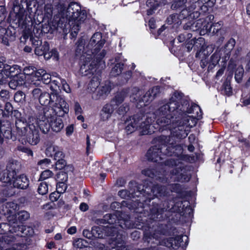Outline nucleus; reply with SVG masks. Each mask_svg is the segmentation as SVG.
<instances>
[{
  "mask_svg": "<svg viewBox=\"0 0 250 250\" xmlns=\"http://www.w3.org/2000/svg\"><path fill=\"white\" fill-rule=\"evenodd\" d=\"M189 106L188 102L183 99L182 93L174 92L157 112L162 116L157 120L159 129L162 131L168 130L171 134L180 139L186 137L189 129L202 117V112L198 105L192 104L188 108Z\"/></svg>",
  "mask_w": 250,
  "mask_h": 250,
  "instance_id": "nucleus-1",
  "label": "nucleus"
},
{
  "mask_svg": "<svg viewBox=\"0 0 250 250\" xmlns=\"http://www.w3.org/2000/svg\"><path fill=\"white\" fill-rule=\"evenodd\" d=\"M55 15L59 18L64 17L65 22H68L71 29L70 35L73 38L77 36L87 17L85 11L82 10L81 6L76 2L70 3L67 7L59 4L55 8L52 4H46L44 6L45 17L49 19Z\"/></svg>",
  "mask_w": 250,
  "mask_h": 250,
  "instance_id": "nucleus-2",
  "label": "nucleus"
},
{
  "mask_svg": "<svg viewBox=\"0 0 250 250\" xmlns=\"http://www.w3.org/2000/svg\"><path fill=\"white\" fill-rule=\"evenodd\" d=\"M20 165L17 161L9 162L6 169L0 174V181L3 183L9 184L14 188L21 189L27 188L29 185V180L24 174L17 175Z\"/></svg>",
  "mask_w": 250,
  "mask_h": 250,
  "instance_id": "nucleus-3",
  "label": "nucleus"
},
{
  "mask_svg": "<svg viewBox=\"0 0 250 250\" xmlns=\"http://www.w3.org/2000/svg\"><path fill=\"white\" fill-rule=\"evenodd\" d=\"M117 216L115 214H107L104 216V218L101 221V223L108 224L107 226H95L92 228V232L93 236L96 238H102L105 236H114L118 233L119 228L131 227L130 222L128 220L125 221L124 227L122 222H118L120 224H116L117 221Z\"/></svg>",
  "mask_w": 250,
  "mask_h": 250,
  "instance_id": "nucleus-4",
  "label": "nucleus"
},
{
  "mask_svg": "<svg viewBox=\"0 0 250 250\" xmlns=\"http://www.w3.org/2000/svg\"><path fill=\"white\" fill-rule=\"evenodd\" d=\"M27 0H21L20 4L14 3L13 11L9 15L10 22L21 28L25 27L32 21L31 8Z\"/></svg>",
  "mask_w": 250,
  "mask_h": 250,
  "instance_id": "nucleus-5",
  "label": "nucleus"
},
{
  "mask_svg": "<svg viewBox=\"0 0 250 250\" xmlns=\"http://www.w3.org/2000/svg\"><path fill=\"white\" fill-rule=\"evenodd\" d=\"M154 115L151 113L146 115H135L127 120L126 131L132 133L137 129H140L142 135L151 134L153 132L151 128L153 127L151 124L154 122Z\"/></svg>",
  "mask_w": 250,
  "mask_h": 250,
  "instance_id": "nucleus-6",
  "label": "nucleus"
},
{
  "mask_svg": "<svg viewBox=\"0 0 250 250\" xmlns=\"http://www.w3.org/2000/svg\"><path fill=\"white\" fill-rule=\"evenodd\" d=\"M58 114L51 115L47 112L37 118L38 126L43 133H47L51 128L54 131L59 132L63 127V124Z\"/></svg>",
  "mask_w": 250,
  "mask_h": 250,
  "instance_id": "nucleus-7",
  "label": "nucleus"
},
{
  "mask_svg": "<svg viewBox=\"0 0 250 250\" xmlns=\"http://www.w3.org/2000/svg\"><path fill=\"white\" fill-rule=\"evenodd\" d=\"M65 19L64 17L59 18L55 15L52 19H50L48 24L42 25V32L44 33L58 32L67 34L68 31H71V29L69 26L68 22H65Z\"/></svg>",
  "mask_w": 250,
  "mask_h": 250,
  "instance_id": "nucleus-8",
  "label": "nucleus"
},
{
  "mask_svg": "<svg viewBox=\"0 0 250 250\" xmlns=\"http://www.w3.org/2000/svg\"><path fill=\"white\" fill-rule=\"evenodd\" d=\"M102 59H97V56L85 52L81 56L80 72L83 76L93 75L96 71L98 62Z\"/></svg>",
  "mask_w": 250,
  "mask_h": 250,
  "instance_id": "nucleus-9",
  "label": "nucleus"
},
{
  "mask_svg": "<svg viewBox=\"0 0 250 250\" xmlns=\"http://www.w3.org/2000/svg\"><path fill=\"white\" fill-rule=\"evenodd\" d=\"M49 106L53 112L59 117L63 116L69 111L68 105L63 97L59 95L56 90L52 91Z\"/></svg>",
  "mask_w": 250,
  "mask_h": 250,
  "instance_id": "nucleus-10",
  "label": "nucleus"
},
{
  "mask_svg": "<svg viewBox=\"0 0 250 250\" xmlns=\"http://www.w3.org/2000/svg\"><path fill=\"white\" fill-rule=\"evenodd\" d=\"M104 43L105 40L103 39L102 34L97 32L91 38L89 43L86 45V48L90 49L91 54L96 56L97 59H102L105 56L106 52L103 50L99 53L98 52Z\"/></svg>",
  "mask_w": 250,
  "mask_h": 250,
  "instance_id": "nucleus-11",
  "label": "nucleus"
},
{
  "mask_svg": "<svg viewBox=\"0 0 250 250\" xmlns=\"http://www.w3.org/2000/svg\"><path fill=\"white\" fill-rule=\"evenodd\" d=\"M179 161H175L173 158H170L166 161V166H176V167L174 168L170 171H172L173 175L176 176L177 181L182 182H188L189 180L190 176L189 174L186 172L184 168H182L181 166H178V164H179Z\"/></svg>",
  "mask_w": 250,
  "mask_h": 250,
  "instance_id": "nucleus-12",
  "label": "nucleus"
},
{
  "mask_svg": "<svg viewBox=\"0 0 250 250\" xmlns=\"http://www.w3.org/2000/svg\"><path fill=\"white\" fill-rule=\"evenodd\" d=\"M29 120V130L24 137L28 143L31 145H36L40 141L39 130L38 127L35 126L33 123H31V120L33 121L34 118H30Z\"/></svg>",
  "mask_w": 250,
  "mask_h": 250,
  "instance_id": "nucleus-13",
  "label": "nucleus"
},
{
  "mask_svg": "<svg viewBox=\"0 0 250 250\" xmlns=\"http://www.w3.org/2000/svg\"><path fill=\"white\" fill-rule=\"evenodd\" d=\"M165 146L162 147L154 146L147 151L146 156L149 161L155 162H159L163 159V157L166 155L165 152H162V150L165 149Z\"/></svg>",
  "mask_w": 250,
  "mask_h": 250,
  "instance_id": "nucleus-14",
  "label": "nucleus"
},
{
  "mask_svg": "<svg viewBox=\"0 0 250 250\" xmlns=\"http://www.w3.org/2000/svg\"><path fill=\"white\" fill-rule=\"evenodd\" d=\"M200 10L203 12H206L208 10L207 6L205 5V4H200V6L197 4L195 6V1H193L192 5L188 6V9H183L181 13L185 17H195L194 15H196V16L198 17L200 14L199 12Z\"/></svg>",
  "mask_w": 250,
  "mask_h": 250,
  "instance_id": "nucleus-15",
  "label": "nucleus"
},
{
  "mask_svg": "<svg viewBox=\"0 0 250 250\" xmlns=\"http://www.w3.org/2000/svg\"><path fill=\"white\" fill-rule=\"evenodd\" d=\"M0 36L1 37V42L6 45H8L10 42L15 41L16 39V31L13 28L7 29L3 27L0 28Z\"/></svg>",
  "mask_w": 250,
  "mask_h": 250,
  "instance_id": "nucleus-16",
  "label": "nucleus"
},
{
  "mask_svg": "<svg viewBox=\"0 0 250 250\" xmlns=\"http://www.w3.org/2000/svg\"><path fill=\"white\" fill-rule=\"evenodd\" d=\"M45 154L48 157H53L54 160L63 158L64 156L62 152V149L61 147L52 143L47 145Z\"/></svg>",
  "mask_w": 250,
  "mask_h": 250,
  "instance_id": "nucleus-17",
  "label": "nucleus"
},
{
  "mask_svg": "<svg viewBox=\"0 0 250 250\" xmlns=\"http://www.w3.org/2000/svg\"><path fill=\"white\" fill-rule=\"evenodd\" d=\"M15 132L20 137H25L29 130L28 123L23 118H17L15 121Z\"/></svg>",
  "mask_w": 250,
  "mask_h": 250,
  "instance_id": "nucleus-18",
  "label": "nucleus"
},
{
  "mask_svg": "<svg viewBox=\"0 0 250 250\" xmlns=\"http://www.w3.org/2000/svg\"><path fill=\"white\" fill-rule=\"evenodd\" d=\"M160 93V87L158 86H154L147 91L141 100H139V102H143L144 104L141 106L146 105L147 103L152 101Z\"/></svg>",
  "mask_w": 250,
  "mask_h": 250,
  "instance_id": "nucleus-19",
  "label": "nucleus"
},
{
  "mask_svg": "<svg viewBox=\"0 0 250 250\" xmlns=\"http://www.w3.org/2000/svg\"><path fill=\"white\" fill-rule=\"evenodd\" d=\"M165 154L168 156H175L178 158H180L183 153V147L181 145H169L168 146L165 147Z\"/></svg>",
  "mask_w": 250,
  "mask_h": 250,
  "instance_id": "nucleus-20",
  "label": "nucleus"
},
{
  "mask_svg": "<svg viewBox=\"0 0 250 250\" xmlns=\"http://www.w3.org/2000/svg\"><path fill=\"white\" fill-rule=\"evenodd\" d=\"M222 22L221 21L215 23L210 26L208 29V25H205L203 27V29L206 27V32L212 33L214 34H217V36L225 35L226 32L224 29H222Z\"/></svg>",
  "mask_w": 250,
  "mask_h": 250,
  "instance_id": "nucleus-21",
  "label": "nucleus"
},
{
  "mask_svg": "<svg viewBox=\"0 0 250 250\" xmlns=\"http://www.w3.org/2000/svg\"><path fill=\"white\" fill-rule=\"evenodd\" d=\"M116 107L111 103L106 104L102 108L101 112V118L103 121H106L110 118Z\"/></svg>",
  "mask_w": 250,
  "mask_h": 250,
  "instance_id": "nucleus-22",
  "label": "nucleus"
},
{
  "mask_svg": "<svg viewBox=\"0 0 250 250\" xmlns=\"http://www.w3.org/2000/svg\"><path fill=\"white\" fill-rule=\"evenodd\" d=\"M25 76L21 74L14 76L9 83L10 87L15 89L18 86H21L25 83Z\"/></svg>",
  "mask_w": 250,
  "mask_h": 250,
  "instance_id": "nucleus-23",
  "label": "nucleus"
},
{
  "mask_svg": "<svg viewBox=\"0 0 250 250\" xmlns=\"http://www.w3.org/2000/svg\"><path fill=\"white\" fill-rule=\"evenodd\" d=\"M21 72L20 66L18 65H13L10 66L5 64L2 74L4 73L6 77H10L19 75L18 74Z\"/></svg>",
  "mask_w": 250,
  "mask_h": 250,
  "instance_id": "nucleus-24",
  "label": "nucleus"
},
{
  "mask_svg": "<svg viewBox=\"0 0 250 250\" xmlns=\"http://www.w3.org/2000/svg\"><path fill=\"white\" fill-rule=\"evenodd\" d=\"M4 138L9 139L12 138V131L9 124L3 125L0 127V143H3Z\"/></svg>",
  "mask_w": 250,
  "mask_h": 250,
  "instance_id": "nucleus-25",
  "label": "nucleus"
},
{
  "mask_svg": "<svg viewBox=\"0 0 250 250\" xmlns=\"http://www.w3.org/2000/svg\"><path fill=\"white\" fill-rule=\"evenodd\" d=\"M235 44V40L233 38H230L225 44L224 49V56L223 57L225 62L229 60L231 52L234 48Z\"/></svg>",
  "mask_w": 250,
  "mask_h": 250,
  "instance_id": "nucleus-26",
  "label": "nucleus"
},
{
  "mask_svg": "<svg viewBox=\"0 0 250 250\" xmlns=\"http://www.w3.org/2000/svg\"><path fill=\"white\" fill-rule=\"evenodd\" d=\"M111 85L109 82H106L103 85L99 88L97 97L95 98V100H98L101 98H104L110 92Z\"/></svg>",
  "mask_w": 250,
  "mask_h": 250,
  "instance_id": "nucleus-27",
  "label": "nucleus"
},
{
  "mask_svg": "<svg viewBox=\"0 0 250 250\" xmlns=\"http://www.w3.org/2000/svg\"><path fill=\"white\" fill-rule=\"evenodd\" d=\"M10 231H12V232H14L17 233L16 235L21 237L24 236L25 235H32L33 232L32 229L29 227H26L22 225H18L17 228L15 230L14 229L12 230V229H10Z\"/></svg>",
  "mask_w": 250,
  "mask_h": 250,
  "instance_id": "nucleus-28",
  "label": "nucleus"
},
{
  "mask_svg": "<svg viewBox=\"0 0 250 250\" xmlns=\"http://www.w3.org/2000/svg\"><path fill=\"white\" fill-rule=\"evenodd\" d=\"M84 44L85 41L83 38H81L78 40L76 43V53L77 55H80L82 53H83L82 55H83L85 52L87 53L91 54L90 49L87 48L86 46L85 47L84 46Z\"/></svg>",
  "mask_w": 250,
  "mask_h": 250,
  "instance_id": "nucleus-29",
  "label": "nucleus"
},
{
  "mask_svg": "<svg viewBox=\"0 0 250 250\" xmlns=\"http://www.w3.org/2000/svg\"><path fill=\"white\" fill-rule=\"evenodd\" d=\"M181 236H176L174 238H170L162 240L160 243L161 245H165L167 247L173 248L174 246H178L181 240Z\"/></svg>",
  "mask_w": 250,
  "mask_h": 250,
  "instance_id": "nucleus-30",
  "label": "nucleus"
},
{
  "mask_svg": "<svg viewBox=\"0 0 250 250\" xmlns=\"http://www.w3.org/2000/svg\"><path fill=\"white\" fill-rule=\"evenodd\" d=\"M203 26V21L199 19L192 22H189L187 23L184 26V28L186 30H190L192 31H195L201 29Z\"/></svg>",
  "mask_w": 250,
  "mask_h": 250,
  "instance_id": "nucleus-31",
  "label": "nucleus"
},
{
  "mask_svg": "<svg viewBox=\"0 0 250 250\" xmlns=\"http://www.w3.org/2000/svg\"><path fill=\"white\" fill-rule=\"evenodd\" d=\"M45 73V70L40 69L38 70H36L30 79L31 83L34 85H38L39 84V82L42 78V75Z\"/></svg>",
  "mask_w": 250,
  "mask_h": 250,
  "instance_id": "nucleus-32",
  "label": "nucleus"
},
{
  "mask_svg": "<svg viewBox=\"0 0 250 250\" xmlns=\"http://www.w3.org/2000/svg\"><path fill=\"white\" fill-rule=\"evenodd\" d=\"M151 192L153 195L156 197H161L167 194L166 188L158 184L153 186Z\"/></svg>",
  "mask_w": 250,
  "mask_h": 250,
  "instance_id": "nucleus-33",
  "label": "nucleus"
},
{
  "mask_svg": "<svg viewBox=\"0 0 250 250\" xmlns=\"http://www.w3.org/2000/svg\"><path fill=\"white\" fill-rule=\"evenodd\" d=\"M142 173L146 176H147L151 178H153L154 177H156V179L159 180L160 181L162 182H164L165 181H167V178H164L160 176V173H158L157 174H155L154 170L152 169H145L142 171ZM161 175H162L161 174Z\"/></svg>",
  "mask_w": 250,
  "mask_h": 250,
  "instance_id": "nucleus-34",
  "label": "nucleus"
},
{
  "mask_svg": "<svg viewBox=\"0 0 250 250\" xmlns=\"http://www.w3.org/2000/svg\"><path fill=\"white\" fill-rule=\"evenodd\" d=\"M125 97V92H121L116 94L115 97L111 101L110 103L117 108L119 104L123 102Z\"/></svg>",
  "mask_w": 250,
  "mask_h": 250,
  "instance_id": "nucleus-35",
  "label": "nucleus"
},
{
  "mask_svg": "<svg viewBox=\"0 0 250 250\" xmlns=\"http://www.w3.org/2000/svg\"><path fill=\"white\" fill-rule=\"evenodd\" d=\"M51 96H52V92L50 93H42L39 99L40 103L43 105H50Z\"/></svg>",
  "mask_w": 250,
  "mask_h": 250,
  "instance_id": "nucleus-36",
  "label": "nucleus"
},
{
  "mask_svg": "<svg viewBox=\"0 0 250 250\" xmlns=\"http://www.w3.org/2000/svg\"><path fill=\"white\" fill-rule=\"evenodd\" d=\"M49 44L45 42L42 45L37 46L35 49V53L38 56L43 55L45 51L49 50Z\"/></svg>",
  "mask_w": 250,
  "mask_h": 250,
  "instance_id": "nucleus-37",
  "label": "nucleus"
},
{
  "mask_svg": "<svg viewBox=\"0 0 250 250\" xmlns=\"http://www.w3.org/2000/svg\"><path fill=\"white\" fill-rule=\"evenodd\" d=\"M43 56L46 60H48L51 58H52L55 61L59 60V53L55 49H53L50 51H49V50L45 51L44 54H43Z\"/></svg>",
  "mask_w": 250,
  "mask_h": 250,
  "instance_id": "nucleus-38",
  "label": "nucleus"
},
{
  "mask_svg": "<svg viewBox=\"0 0 250 250\" xmlns=\"http://www.w3.org/2000/svg\"><path fill=\"white\" fill-rule=\"evenodd\" d=\"M124 64L122 63H117L114 67L112 68L110 74L112 76H116L121 73L123 69Z\"/></svg>",
  "mask_w": 250,
  "mask_h": 250,
  "instance_id": "nucleus-39",
  "label": "nucleus"
},
{
  "mask_svg": "<svg viewBox=\"0 0 250 250\" xmlns=\"http://www.w3.org/2000/svg\"><path fill=\"white\" fill-rule=\"evenodd\" d=\"M5 207L7 208V212L10 214L15 212V211L19 208L17 204L13 202H9L6 204Z\"/></svg>",
  "mask_w": 250,
  "mask_h": 250,
  "instance_id": "nucleus-40",
  "label": "nucleus"
},
{
  "mask_svg": "<svg viewBox=\"0 0 250 250\" xmlns=\"http://www.w3.org/2000/svg\"><path fill=\"white\" fill-rule=\"evenodd\" d=\"M39 194L44 195L46 194L48 190V187L47 183L45 182H43L40 183L38 189Z\"/></svg>",
  "mask_w": 250,
  "mask_h": 250,
  "instance_id": "nucleus-41",
  "label": "nucleus"
},
{
  "mask_svg": "<svg viewBox=\"0 0 250 250\" xmlns=\"http://www.w3.org/2000/svg\"><path fill=\"white\" fill-rule=\"evenodd\" d=\"M30 217L29 213L24 210H22L18 212L17 217L20 221H24L27 220Z\"/></svg>",
  "mask_w": 250,
  "mask_h": 250,
  "instance_id": "nucleus-42",
  "label": "nucleus"
},
{
  "mask_svg": "<svg viewBox=\"0 0 250 250\" xmlns=\"http://www.w3.org/2000/svg\"><path fill=\"white\" fill-rule=\"evenodd\" d=\"M187 0H176V1L172 4L173 9H180L186 6V3Z\"/></svg>",
  "mask_w": 250,
  "mask_h": 250,
  "instance_id": "nucleus-43",
  "label": "nucleus"
},
{
  "mask_svg": "<svg viewBox=\"0 0 250 250\" xmlns=\"http://www.w3.org/2000/svg\"><path fill=\"white\" fill-rule=\"evenodd\" d=\"M25 98V95L24 93L21 91H17L14 95V100L17 103L22 102L24 101Z\"/></svg>",
  "mask_w": 250,
  "mask_h": 250,
  "instance_id": "nucleus-44",
  "label": "nucleus"
},
{
  "mask_svg": "<svg viewBox=\"0 0 250 250\" xmlns=\"http://www.w3.org/2000/svg\"><path fill=\"white\" fill-rule=\"evenodd\" d=\"M244 73V69L242 67H238L235 72V79L238 83H240L242 79Z\"/></svg>",
  "mask_w": 250,
  "mask_h": 250,
  "instance_id": "nucleus-45",
  "label": "nucleus"
},
{
  "mask_svg": "<svg viewBox=\"0 0 250 250\" xmlns=\"http://www.w3.org/2000/svg\"><path fill=\"white\" fill-rule=\"evenodd\" d=\"M68 179V175L67 173L64 171L59 172L56 177V180L58 182H66Z\"/></svg>",
  "mask_w": 250,
  "mask_h": 250,
  "instance_id": "nucleus-46",
  "label": "nucleus"
},
{
  "mask_svg": "<svg viewBox=\"0 0 250 250\" xmlns=\"http://www.w3.org/2000/svg\"><path fill=\"white\" fill-rule=\"evenodd\" d=\"M53 175V173L52 171L47 169L42 172L40 175V180H45L51 177Z\"/></svg>",
  "mask_w": 250,
  "mask_h": 250,
  "instance_id": "nucleus-47",
  "label": "nucleus"
},
{
  "mask_svg": "<svg viewBox=\"0 0 250 250\" xmlns=\"http://www.w3.org/2000/svg\"><path fill=\"white\" fill-rule=\"evenodd\" d=\"M36 70V68L35 67L29 66L24 68L23 72L25 75L29 76L31 79V77L33 76V74Z\"/></svg>",
  "mask_w": 250,
  "mask_h": 250,
  "instance_id": "nucleus-48",
  "label": "nucleus"
},
{
  "mask_svg": "<svg viewBox=\"0 0 250 250\" xmlns=\"http://www.w3.org/2000/svg\"><path fill=\"white\" fill-rule=\"evenodd\" d=\"M63 158H58V159H55L57 161L56 163V167L57 169H62L66 166V162Z\"/></svg>",
  "mask_w": 250,
  "mask_h": 250,
  "instance_id": "nucleus-49",
  "label": "nucleus"
},
{
  "mask_svg": "<svg viewBox=\"0 0 250 250\" xmlns=\"http://www.w3.org/2000/svg\"><path fill=\"white\" fill-rule=\"evenodd\" d=\"M67 186L65 182H58L56 186L57 191L60 193H63L66 189Z\"/></svg>",
  "mask_w": 250,
  "mask_h": 250,
  "instance_id": "nucleus-50",
  "label": "nucleus"
},
{
  "mask_svg": "<svg viewBox=\"0 0 250 250\" xmlns=\"http://www.w3.org/2000/svg\"><path fill=\"white\" fill-rule=\"evenodd\" d=\"M51 160L47 158H45L39 161L38 162V166H40L41 168H44L48 167L51 164Z\"/></svg>",
  "mask_w": 250,
  "mask_h": 250,
  "instance_id": "nucleus-51",
  "label": "nucleus"
},
{
  "mask_svg": "<svg viewBox=\"0 0 250 250\" xmlns=\"http://www.w3.org/2000/svg\"><path fill=\"white\" fill-rule=\"evenodd\" d=\"M5 18L4 14V9L2 7H0V28H1L5 25V21H4Z\"/></svg>",
  "mask_w": 250,
  "mask_h": 250,
  "instance_id": "nucleus-52",
  "label": "nucleus"
},
{
  "mask_svg": "<svg viewBox=\"0 0 250 250\" xmlns=\"http://www.w3.org/2000/svg\"><path fill=\"white\" fill-rule=\"evenodd\" d=\"M44 84L49 83L51 82V76L49 74L47 73L45 71V73L42 75V78L41 80Z\"/></svg>",
  "mask_w": 250,
  "mask_h": 250,
  "instance_id": "nucleus-53",
  "label": "nucleus"
},
{
  "mask_svg": "<svg viewBox=\"0 0 250 250\" xmlns=\"http://www.w3.org/2000/svg\"><path fill=\"white\" fill-rule=\"evenodd\" d=\"M85 242L82 239H77L73 242V245L75 247L82 249L84 246L83 242Z\"/></svg>",
  "mask_w": 250,
  "mask_h": 250,
  "instance_id": "nucleus-54",
  "label": "nucleus"
},
{
  "mask_svg": "<svg viewBox=\"0 0 250 250\" xmlns=\"http://www.w3.org/2000/svg\"><path fill=\"white\" fill-rule=\"evenodd\" d=\"M60 81L63 90L66 93H70L71 92L70 88L69 85L66 82L65 80L62 79L60 80Z\"/></svg>",
  "mask_w": 250,
  "mask_h": 250,
  "instance_id": "nucleus-55",
  "label": "nucleus"
},
{
  "mask_svg": "<svg viewBox=\"0 0 250 250\" xmlns=\"http://www.w3.org/2000/svg\"><path fill=\"white\" fill-rule=\"evenodd\" d=\"M212 64L216 65L219 62L220 59V55L217 53H214L211 57Z\"/></svg>",
  "mask_w": 250,
  "mask_h": 250,
  "instance_id": "nucleus-56",
  "label": "nucleus"
},
{
  "mask_svg": "<svg viewBox=\"0 0 250 250\" xmlns=\"http://www.w3.org/2000/svg\"><path fill=\"white\" fill-rule=\"evenodd\" d=\"M60 193L57 191V192H52L50 194L49 199L52 202L56 201L60 197Z\"/></svg>",
  "mask_w": 250,
  "mask_h": 250,
  "instance_id": "nucleus-57",
  "label": "nucleus"
},
{
  "mask_svg": "<svg viewBox=\"0 0 250 250\" xmlns=\"http://www.w3.org/2000/svg\"><path fill=\"white\" fill-rule=\"evenodd\" d=\"M41 90L40 88H35L32 90V94L34 98H38L40 97L42 94Z\"/></svg>",
  "mask_w": 250,
  "mask_h": 250,
  "instance_id": "nucleus-58",
  "label": "nucleus"
},
{
  "mask_svg": "<svg viewBox=\"0 0 250 250\" xmlns=\"http://www.w3.org/2000/svg\"><path fill=\"white\" fill-rule=\"evenodd\" d=\"M178 18L176 15H171L167 19V21L169 24L175 22L176 19Z\"/></svg>",
  "mask_w": 250,
  "mask_h": 250,
  "instance_id": "nucleus-59",
  "label": "nucleus"
},
{
  "mask_svg": "<svg viewBox=\"0 0 250 250\" xmlns=\"http://www.w3.org/2000/svg\"><path fill=\"white\" fill-rule=\"evenodd\" d=\"M0 96L3 100L7 99L9 97V92L6 90H2L0 92Z\"/></svg>",
  "mask_w": 250,
  "mask_h": 250,
  "instance_id": "nucleus-60",
  "label": "nucleus"
},
{
  "mask_svg": "<svg viewBox=\"0 0 250 250\" xmlns=\"http://www.w3.org/2000/svg\"><path fill=\"white\" fill-rule=\"evenodd\" d=\"M74 131V126L71 125L66 128V135L68 136H70Z\"/></svg>",
  "mask_w": 250,
  "mask_h": 250,
  "instance_id": "nucleus-61",
  "label": "nucleus"
},
{
  "mask_svg": "<svg viewBox=\"0 0 250 250\" xmlns=\"http://www.w3.org/2000/svg\"><path fill=\"white\" fill-rule=\"evenodd\" d=\"M83 234L85 237L88 239H90L92 236H93L92 231L90 232L88 229H84L83 230Z\"/></svg>",
  "mask_w": 250,
  "mask_h": 250,
  "instance_id": "nucleus-62",
  "label": "nucleus"
},
{
  "mask_svg": "<svg viewBox=\"0 0 250 250\" xmlns=\"http://www.w3.org/2000/svg\"><path fill=\"white\" fill-rule=\"evenodd\" d=\"M118 195L122 198H125L128 196V192L126 190H122L118 192Z\"/></svg>",
  "mask_w": 250,
  "mask_h": 250,
  "instance_id": "nucleus-63",
  "label": "nucleus"
},
{
  "mask_svg": "<svg viewBox=\"0 0 250 250\" xmlns=\"http://www.w3.org/2000/svg\"><path fill=\"white\" fill-rule=\"evenodd\" d=\"M128 110V107H125L124 105L120 106L117 110L118 113L120 114H124Z\"/></svg>",
  "mask_w": 250,
  "mask_h": 250,
  "instance_id": "nucleus-64",
  "label": "nucleus"
}]
</instances>
